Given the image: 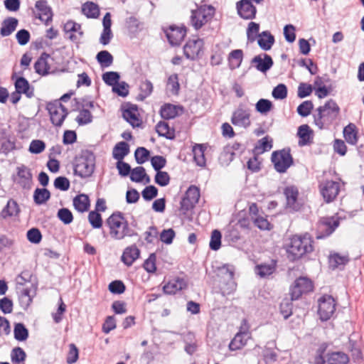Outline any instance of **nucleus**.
Returning a JSON list of instances; mask_svg holds the SVG:
<instances>
[{"mask_svg": "<svg viewBox=\"0 0 364 364\" xmlns=\"http://www.w3.org/2000/svg\"><path fill=\"white\" fill-rule=\"evenodd\" d=\"M312 242V239L308 233L292 236L287 248L289 259L296 260L311 252L314 250Z\"/></svg>", "mask_w": 364, "mask_h": 364, "instance_id": "1", "label": "nucleus"}, {"mask_svg": "<svg viewBox=\"0 0 364 364\" xmlns=\"http://www.w3.org/2000/svg\"><path fill=\"white\" fill-rule=\"evenodd\" d=\"M106 223L109 227L110 236L114 240H122L134 234L124 214L120 212L112 213L107 219Z\"/></svg>", "mask_w": 364, "mask_h": 364, "instance_id": "2", "label": "nucleus"}, {"mask_svg": "<svg viewBox=\"0 0 364 364\" xmlns=\"http://www.w3.org/2000/svg\"><path fill=\"white\" fill-rule=\"evenodd\" d=\"M95 156L88 150H83L75 158L74 173L81 178L90 177L95 169Z\"/></svg>", "mask_w": 364, "mask_h": 364, "instance_id": "3", "label": "nucleus"}, {"mask_svg": "<svg viewBox=\"0 0 364 364\" xmlns=\"http://www.w3.org/2000/svg\"><path fill=\"white\" fill-rule=\"evenodd\" d=\"M317 114L314 116V123L322 129L325 124L331 123L338 116L339 107L333 100H328L323 106L319 107Z\"/></svg>", "mask_w": 364, "mask_h": 364, "instance_id": "4", "label": "nucleus"}, {"mask_svg": "<svg viewBox=\"0 0 364 364\" xmlns=\"http://www.w3.org/2000/svg\"><path fill=\"white\" fill-rule=\"evenodd\" d=\"M214 9L211 6H201L193 10L191 16V23L195 29L198 30L207 23L214 15Z\"/></svg>", "mask_w": 364, "mask_h": 364, "instance_id": "5", "label": "nucleus"}, {"mask_svg": "<svg viewBox=\"0 0 364 364\" xmlns=\"http://www.w3.org/2000/svg\"><path fill=\"white\" fill-rule=\"evenodd\" d=\"M52 124L55 127H61L68 112L60 101L48 102L46 105Z\"/></svg>", "mask_w": 364, "mask_h": 364, "instance_id": "6", "label": "nucleus"}, {"mask_svg": "<svg viewBox=\"0 0 364 364\" xmlns=\"http://www.w3.org/2000/svg\"><path fill=\"white\" fill-rule=\"evenodd\" d=\"M272 161L277 171L284 173L292 165L293 159L289 151L283 149L272 153Z\"/></svg>", "mask_w": 364, "mask_h": 364, "instance_id": "7", "label": "nucleus"}, {"mask_svg": "<svg viewBox=\"0 0 364 364\" xmlns=\"http://www.w3.org/2000/svg\"><path fill=\"white\" fill-rule=\"evenodd\" d=\"M318 314L323 321L331 318L336 311V301L330 295H323L318 301Z\"/></svg>", "mask_w": 364, "mask_h": 364, "instance_id": "8", "label": "nucleus"}, {"mask_svg": "<svg viewBox=\"0 0 364 364\" xmlns=\"http://www.w3.org/2000/svg\"><path fill=\"white\" fill-rule=\"evenodd\" d=\"M231 122L235 125L242 128L250 126V109L242 105L232 113Z\"/></svg>", "mask_w": 364, "mask_h": 364, "instance_id": "9", "label": "nucleus"}, {"mask_svg": "<svg viewBox=\"0 0 364 364\" xmlns=\"http://www.w3.org/2000/svg\"><path fill=\"white\" fill-rule=\"evenodd\" d=\"M339 221L336 217H328L321 219L318 223V233L316 238L321 239L330 235L338 226Z\"/></svg>", "mask_w": 364, "mask_h": 364, "instance_id": "10", "label": "nucleus"}, {"mask_svg": "<svg viewBox=\"0 0 364 364\" xmlns=\"http://www.w3.org/2000/svg\"><path fill=\"white\" fill-rule=\"evenodd\" d=\"M348 361V355L341 352L327 353L316 358V364H347Z\"/></svg>", "mask_w": 364, "mask_h": 364, "instance_id": "11", "label": "nucleus"}, {"mask_svg": "<svg viewBox=\"0 0 364 364\" xmlns=\"http://www.w3.org/2000/svg\"><path fill=\"white\" fill-rule=\"evenodd\" d=\"M339 190V183L333 181H326L320 185L321 193L327 203H330L336 198Z\"/></svg>", "mask_w": 364, "mask_h": 364, "instance_id": "12", "label": "nucleus"}, {"mask_svg": "<svg viewBox=\"0 0 364 364\" xmlns=\"http://www.w3.org/2000/svg\"><path fill=\"white\" fill-rule=\"evenodd\" d=\"M199 198V189L194 186L189 187L181 202V210L187 211L193 208L198 202Z\"/></svg>", "mask_w": 364, "mask_h": 364, "instance_id": "13", "label": "nucleus"}, {"mask_svg": "<svg viewBox=\"0 0 364 364\" xmlns=\"http://www.w3.org/2000/svg\"><path fill=\"white\" fill-rule=\"evenodd\" d=\"M251 338V334L247 326H242L240 331L235 336L229 344L230 350H237L242 349L247 341Z\"/></svg>", "mask_w": 364, "mask_h": 364, "instance_id": "14", "label": "nucleus"}, {"mask_svg": "<svg viewBox=\"0 0 364 364\" xmlns=\"http://www.w3.org/2000/svg\"><path fill=\"white\" fill-rule=\"evenodd\" d=\"M15 182L23 188H30L32 183V174L29 168L24 165L16 168Z\"/></svg>", "mask_w": 364, "mask_h": 364, "instance_id": "15", "label": "nucleus"}, {"mask_svg": "<svg viewBox=\"0 0 364 364\" xmlns=\"http://www.w3.org/2000/svg\"><path fill=\"white\" fill-rule=\"evenodd\" d=\"M203 46V41L202 39L190 40L183 47L184 55L187 58L194 60L198 56Z\"/></svg>", "mask_w": 364, "mask_h": 364, "instance_id": "16", "label": "nucleus"}, {"mask_svg": "<svg viewBox=\"0 0 364 364\" xmlns=\"http://www.w3.org/2000/svg\"><path fill=\"white\" fill-rule=\"evenodd\" d=\"M238 14L244 19H252L255 17L257 9L250 0H241L237 4Z\"/></svg>", "mask_w": 364, "mask_h": 364, "instance_id": "17", "label": "nucleus"}, {"mask_svg": "<svg viewBox=\"0 0 364 364\" xmlns=\"http://www.w3.org/2000/svg\"><path fill=\"white\" fill-rule=\"evenodd\" d=\"M186 33V31L183 28L171 26L166 31V36L171 45L178 46L183 40Z\"/></svg>", "mask_w": 364, "mask_h": 364, "instance_id": "18", "label": "nucleus"}, {"mask_svg": "<svg viewBox=\"0 0 364 364\" xmlns=\"http://www.w3.org/2000/svg\"><path fill=\"white\" fill-rule=\"evenodd\" d=\"M251 63L255 66L257 70L262 73H266L273 65V60L267 54L255 56Z\"/></svg>", "mask_w": 364, "mask_h": 364, "instance_id": "19", "label": "nucleus"}, {"mask_svg": "<svg viewBox=\"0 0 364 364\" xmlns=\"http://www.w3.org/2000/svg\"><path fill=\"white\" fill-rule=\"evenodd\" d=\"M187 283L185 279L181 278H176L169 281L163 287L164 291L167 294H174L178 291L186 288Z\"/></svg>", "mask_w": 364, "mask_h": 364, "instance_id": "20", "label": "nucleus"}, {"mask_svg": "<svg viewBox=\"0 0 364 364\" xmlns=\"http://www.w3.org/2000/svg\"><path fill=\"white\" fill-rule=\"evenodd\" d=\"M36 9L39 11V18L48 24L49 21L52 20V11L51 9L48 6V3L46 0H39L36 3Z\"/></svg>", "mask_w": 364, "mask_h": 364, "instance_id": "21", "label": "nucleus"}, {"mask_svg": "<svg viewBox=\"0 0 364 364\" xmlns=\"http://www.w3.org/2000/svg\"><path fill=\"white\" fill-rule=\"evenodd\" d=\"M284 193L287 200V205L292 210H296L299 207L297 198L299 196L298 189L294 186H288L284 189Z\"/></svg>", "mask_w": 364, "mask_h": 364, "instance_id": "22", "label": "nucleus"}, {"mask_svg": "<svg viewBox=\"0 0 364 364\" xmlns=\"http://www.w3.org/2000/svg\"><path fill=\"white\" fill-rule=\"evenodd\" d=\"M140 250L136 245L127 247L122 256V262L127 266H131L134 262L139 257Z\"/></svg>", "mask_w": 364, "mask_h": 364, "instance_id": "23", "label": "nucleus"}, {"mask_svg": "<svg viewBox=\"0 0 364 364\" xmlns=\"http://www.w3.org/2000/svg\"><path fill=\"white\" fill-rule=\"evenodd\" d=\"M16 90L21 94H24L28 98L33 96V88L30 86L28 80L23 77L16 79L15 82Z\"/></svg>", "mask_w": 364, "mask_h": 364, "instance_id": "24", "label": "nucleus"}, {"mask_svg": "<svg viewBox=\"0 0 364 364\" xmlns=\"http://www.w3.org/2000/svg\"><path fill=\"white\" fill-rule=\"evenodd\" d=\"M297 135L299 137V144L300 146H305L311 143L313 139V132L307 124H303L299 127Z\"/></svg>", "mask_w": 364, "mask_h": 364, "instance_id": "25", "label": "nucleus"}, {"mask_svg": "<svg viewBox=\"0 0 364 364\" xmlns=\"http://www.w3.org/2000/svg\"><path fill=\"white\" fill-rule=\"evenodd\" d=\"M50 55L46 53H43L41 57L36 60L34 64V69L36 72L40 75H46L49 73L50 67L48 63V59Z\"/></svg>", "mask_w": 364, "mask_h": 364, "instance_id": "26", "label": "nucleus"}, {"mask_svg": "<svg viewBox=\"0 0 364 364\" xmlns=\"http://www.w3.org/2000/svg\"><path fill=\"white\" fill-rule=\"evenodd\" d=\"M64 31L66 33H76V34H71L70 36V38L72 41H77L80 39L83 35L81 26L73 21H68L66 22V23L64 25Z\"/></svg>", "mask_w": 364, "mask_h": 364, "instance_id": "27", "label": "nucleus"}, {"mask_svg": "<svg viewBox=\"0 0 364 364\" xmlns=\"http://www.w3.org/2000/svg\"><path fill=\"white\" fill-rule=\"evenodd\" d=\"M257 43L264 50H269L274 43V38L269 31H263L258 35Z\"/></svg>", "mask_w": 364, "mask_h": 364, "instance_id": "28", "label": "nucleus"}, {"mask_svg": "<svg viewBox=\"0 0 364 364\" xmlns=\"http://www.w3.org/2000/svg\"><path fill=\"white\" fill-rule=\"evenodd\" d=\"M138 115L137 109L134 107L124 109L122 113L123 118L133 127H139L141 124Z\"/></svg>", "mask_w": 364, "mask_h": 364, "instance_id": "29", "label": "nucleus"}, {"mask_svg": "<svg viewBox=\"0 0 364 364\" xmlns=\"http://www.w3.org/2000/svg\"><path fill=\"white\" fill-rule=\"evenodd\" d=\"M73 205L80 213L87 211L90 207V200L87 195L80 194L73 198Z\"/></svg>", "mask_w": 364, "mask_h": 364, "instance_id": "30", "label": "nucleus"}, {"mask_svg": "<svg viewBox=\"0 0 364 364\" xmlns=\"http://www.w3.org/2000/svg\"><path fill=\"white\" fill-rule=\"evenodd\" d=\"M229 67L231 70L238 68L243 59V52L240 49L231 51L228 55Z\"/></svg>", "mask_w": 364, "mask_h": 364, "instance_id": "31", "label": "nucleus"}, {"mask_svg": "<svg viewBox=\"0 0 364 364\" xmlns=\"http://www.w3.org/2000/svg\"><path fill=\"white\" fill-rule=\"evenodd\" d=\"M18 20L15 18H8L5 19L0 30L2 36H8L11 35L16 28Z\"/></svg>", "mask_w": 364, "mask_h": 364, "instance_id": "32", "label": "nucleus"}, {"mask_svg": "<svg viewBox=\"0 0 364 364\" xmlns=\"http://www.w3.org/2000/svg\"><path fill=\"white\" fill-rule=\"evenodd\" d=\"M129 152V147L128 144L124 141L119 142L113 149V158L118 161H122Z\"/></svg>", "mask_w": 364, "mask_h": 364, "instance_id": "33", "label": "nucleus"}, {"mask_svg": "<svg viewBox=\"0 0 364 364\" xmlns=\"http://www.w3.org/2000/svg\"><path fill=\"white\" fill-rule=\"evenodd\" d=\"M19 213V208L17 203L11 199L7 202L6 207L1 210V216L3 218L16 216Z\"/></svg>", "mask_w": 364, "mask_h": 364, "instance_id": "34", "label": "nucleus"}, {"mask_svg": "<svg viewBox=\"0 0 364 364\" xmlns=\"http://www.w3.org/2000/svg\"><path fill=\"white\" fill-rule=\"evenodd\" d=\"M156 131L159 136L167 139H173L175 136L173 129L171 128L166 122H159L156 126Z\"/></svg>", "mask_w": 364, "mask_h": 364, "instance_id": "35", "label": "nucleus"}, {"mask_svg": "<svg viewBox=\"0 0 364 364\" xmlns=\"http://www.w3.org/2000/svg\"><path fill=\"white\" fill-rule=\"evenodd\" d=\"M130 178L132 181L137 183L142 182L144 179H146V183H148L150 181L149 177L146 175L145 169L142 166H138L132 169L131 171Z\"/></svg>", "mask_w": 364, "mask_h": 364, "instance_id": "36", "label": "nucleus"}, {"mask_svg": "<svg viewBox=\"0 0 364 364\" xmlns=\"http://www.w3.org/2000/svg\"><path fill=\"white\" fill-rule=\"evenodd\" d=\"M205 147L203 144H196L193 148V159L196 164L199 166H204L205 165Z\"/></svg>", "mask_w": 364, "mask_h": 364, "instance_id": "37", "label": "nucleus"}, {"mask_svg": "<svg viewBox=\"0 0 364 364\" xmlns=\"http://www.w3.org/2000/svg\"><path fill=\"white\" fill-rule=\"evenodd\" d=\"M82 13L88 18H97L100 15L98 6L92 2H86L82 8Z\"/></svg>", "mask_w": 364, "mask_h": 364, "instance_id": "38", "label": "nucleus"}, {"mask_svg": "<svg viewBox=\"0 0 364 364\" xmlns=\"http://www.w3.org/2000/svg\"><path fill=\"white\" fill-rule=\"evenodd\" d=\"M343 135L346 141L350 144L357 143V133L355 126L353 124H349L343 129Z\"/></svg>", "mask_w": 364, "mask_h": 364, "instance_id": "39", "label": "nucleus"}, {"mask_svg": "<svg viewBox=\"0 0 364 364\" xmlns=\"http://www.w3.org/2000/svg\"><path fill=\"white\" fill-rule=\"evenodd\" d=\"M50 193L46 188H36L34 191L33 199L36 204L41 205L49 200Z\"/></svg>", "mask_w": 364, "mask_h": 364, "instance_id": "40", "label": "nucleus"}, {"mask_svg": "<svg viewBox=\"0 0 364 364\" xmlns=\"http://www.w3.org/2000/svg\"><path fill=\"white\" fill-rule=\"evenodd\" d=\"M153 85L151 81L146 80L140 84V93L138 95L137 99L144 100L148 97L153 92Z\"/></svg>", "mask_w": 364, "mask_h": 364, "instance_id": "41", "label": "nucleus"}, {"mask_svg": "<svg viewBox=\"0 0 364 364\" xmlns=\"http://www.w3.org/2000/svg\"><path fill=\"white\" fill-rule=\"evenodd\" d=\"M272 148V141L265 136L258 141L255 147V151L257 154H263L265 151H269Z\"/></svg>", "mask_w": 364, "mask_h": 364, "instance_id": "42", "label": "nucleus"}, {"mask_svg": "<svg viewBox=\"0 0 364 364\" xmlns=\"http://www.w3.org/2000/svg\"><path fill=\"white\" fill-rule=\"evenodd\" d=\"M14 338L18 341H26L28 337V331L21 323H16L14 329Z\"/></svg>", "mask_w": 364, "mask_h": 364, "instance_id": "43", "label": "nucleus"}, {"mask_svg": "<svg viewBox=\"0 0 364 364\" xmlns=\"http://www.w3.org/2000/svg\"><path fill=\"white\" fill-rule=\"evenodd\" d=\"M26 353L20 347L14 348L11 353V361L14 364H25Z\"/></svg>", "mask_w": 364, "mask_h": 364, "instance_id": "44", "label": "nucleus"}, {"mask_svg": "<svg viewBox=\"0 0 364 364\" xmlns=\"http://www.w3.org/2000/svg\"><path fill=\"white\" fill-rule=\"evenodd\" d=\"M166 86L172 95H176L178 94L180 84L177 74H173L168 77Z\"/></svg>", "mask_w": 364, "mask_h": 364, "instance_id": "45", "label": "nucleus"}, {"mask_svg": "<svg viewBox=\"0 0 364 364\" xmlns=\"http://www.w3.org/2000/svg\"><path fill=\"white\" fill-rule=\"evenodd\" d=\"M257 274L261 277H264L272 274L275 270V263L272 262L269 264H262L257 265Z\"/></svg>", "mask_w": 364, "mask_h": 364, "instance_id": "46", "label": "nucleus"}, {"mask_svg": "<svg viewBox=\"0 0 364 364\" xmlns=\"http://www.w3.org/2000/svg\"><path fill=\"white\" fill-rule=\"evenodd\" d=\"M348 262L347 256H342L339 254L334 253L330 256L329 263L333 268H339L345 265Z\"/></svg>", "mask_w": 364, "mask_h": 364, "instance_id": "47", "label": "nucleus"}, {"mask_svg": "<svg viewBox=\"0 0 364 364\" xmlns=\"http://www.w3.org/2000/svg\"><path fill=\"white\" fill-rule=\"evenodd\" d=\"M99 63L103 67H109L113 62L112 55L107 50L99 52L96 56Z\"/></svg>", "mask_w": 364, "mask_h": 364, "instance_id": "48", "label": "nucleus"}, {"mask_svg": "<svg viewBox=\"0 0 364 364\" xmlns=\"http://www.w3.org/2000/svg\"><path fill=\"white\" fill-rule=\"evenodd\" d=\"M161 116L164 119H172L177 115L176 107L170 104L163 106L160 111Z\"/></svg>", "mask_w": 364, "mask_h": 364, "instance_id": "49", "label": "nucleus"}, {"mask_svg": "<svg viewBox=\"0 0 364 364\" xmlns=\"http://www.w3.org/2000/svg\"><path fill=\"white\" fill-rule=\"evenodd\" d=\"M221 233L218 230H214L211 233L210 248L213 250H218L221 246Z\"/></svg>", "mask_w": 364, "mask_h": 364, "instance_id": "50", "label": "nucleus"}, {"mask_svg": "<svg viewBox=\"0 0 364 364\" xmlns=\"http://www.w3.org/2000/svg\"><path fill=\"white\" fill-rule=\"evenodd\" d=\"M193 334L188 333L186 336L185 340H184V342H185L184 350L189 355L193 354L196 351L197 348H198V345H197L196 342L195 341H193Z\"/></svg>", "mask_w": 364, "mask_h": 364, "instance_id": "51", "label": "nucleus"}, {"mask_svg": "<svg viewBox=\"0 0 364 364\" xmlns=\"http://www.w3.org/2000/svg\"><path fill=\"white\" fill-rule=\"evenodd\" d=\"M92 116L87 108H83L82 110H80L76 118V121L80 125L89 124L92 122Z\"/></svg>", "mask_w": 364, "mask_h": 364, "instance_id": "52", "label": "nucleus"}, {"mask_svg": "<svg viewBox=\"0 0 364 364\" xmlns=\"http://www.w3.org/2000/svg\"><path fill=\"white\" fill-rule=\"evenodd\" d=\"M58 218L64 224H70L73 220V215L71 211L65 208H61L58 211Z\"/></svg>", "mask_w": 364, "mask_h": 364, "instance_id": "53", "label": "nucleus"}, {"mask_svg": "<svg viewBox=\"0 0 364 364\" xmlns=\"http://www.w3.org/2000/svg\"><path fill=\"white\" fill-rule=\"evenodd\" d=\"M30 293L31 290L26 288L23 289L20 296V304L24 309H26L32 302L33 296Z\"/></svg>", "mask_w": 364, "mask_h": 364, "instance_id": "54", "label": "nucleus"}, {"mask_svg": "<svg viewBox=\"0 0 364 364\" xmlns=\"http://www.w3.org/2000/svg\"><path fill=\"white\" fill-rule=\"evenodd\" d=\"M272 96L276 100H284L287 96V88L284 84H279L272 90Z\"/></svg>", "mask_w": 364, "mask_h": 364, "instance_id": "55", "label": "nucleus"}, {"mask_svg": "<svg viewBox=\"0 0 364 364\" xmlns=\"http://www.w3.org/2000/svg\"><path fill=\"white\" fill-rule=\"evenodd\" d=\"M313 107L314 105L312 102L306 100L299 105L297 107V112L301 117H307L310 114Z\"/></svg>", "mask_w": 364, "mask_h": 364, "instance_id": "56", "label": "nucleus"}, {"mask_svg": "<svg viewBox=\"0 0 364 364\" xmlns=\"http://www.w3.org/2000/svg\"><path fill=\"white\" fill-rule=\"evenodd\" d=\"M46 149V144L42 140L35 139L31 141L28 151L35 154L43 152Z\"/></svg>", "mask_w": 364, "mask_h": 364, "instance_id": "57", "label": "nucleus"}, {"mask_svg": "<svg viewBox=\"0 0 364 364\" xmlns=\"http://www.w3.org/2000/svg\"><path fill=\"white\" fill-rule=\"evenodd\" d=\"M272 102L268 100H265V99H260L256 103V105H255L256 110L261 114L267 113L268 112L270 111V109H272Z\"/></svg>", "mask_w": 364, "mask_h": 364, "instance_id": "58", "label": "nucleus"}, {"mask_svg": "<svg viewBox=\"0 0 364 364\" xmlns=\"http://www.w3.org/2000/svg\"><path fill=\"white\" fill-rule=\"evenodd\" d=\"M149 155V151L144 147L137 148L134 153L135 159L139 164L146 162L148 160Z\"/></svg>", "mask_w": 364, "mask_h": 364, "instance_id": "59", "label": "nucleus"}, {"mask_svg": "<svg viewBox=\"0 0 364 364\" xmlns=\"http://www.w3.org/2000/svg\"><path fill=\"white\" fill-rule=\"evenodd\" d=\"M295 282L296 285L299 286L304 293H307L313 290V285L311 280L306 277L298 278Z\"/></svg>", "mask_w": 364, "mask_h": 364, "instance_id": "60", "label": "nucleus"}, {"mask_svg": "<svg viewBox=\"0 0 364 364\" xmlns=\"http://www.w3.org/2000/svg\"><path fill=\"white\" fill-rule=\"evenodd\" d=\"M112 91L119 96L126 97L129 94V85L125 82H117L112 87Z\"/></svg>", "mask_w": 364, "mask_h": 364, "instance_id": "61", "label": "nucleus"}, {"mask_svg": "<svg viewBox=\"0 0 364 364\" xmlns=\"http://www.w3.org/2000/svg\"><path fill=\"white\" fill-rule=\"evenodd\" d=\"M156 255L154 253L151 254L144 262L143 267L144 269L149 273L155 272L156 270Z\"/></svg>", "mask_w": 364, "mask_h": 364, "instance_id": "62", "label": "nucleus"}, {"mask_svg": "<svg viewBox=\"0 0 364 364\" xmlns=\"http://www.w3.org/2000/svg\"><path fill=\"white\" fill-rule=\"evenodd\" d=\"M119 79V75L116 72H107L102 75L104 82L111 86L117 84Z\"/></svg>", "mask_w": 364, "mask_h": 364, "instance_id": "63", "label": "nucleus"}, {"mask_svg": "<svg viewBox=\"0 0 364 364\" xmlns=\"http://www.w3.org/2000/svg\"><path fill=\"white\" fill-rule=\"evenodd\" d=\"M259 30V25L255 22H250L247 29V36L248 41L253 42L255 40L256 35Z\"/></svg>", "mask_w": 364, "mask_h": 364, "instance_id": "64", "label": "nucleus"}]
</instances>
